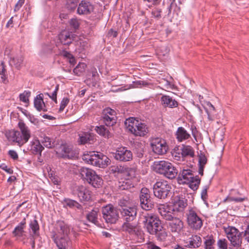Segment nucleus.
Instances as JSON below:
<instances>
[{
  "mask_svg": "<svg viewBox=\"0 0 249 249\" xmlns=\"http://www.w3.org/2000/svg\"><path fill=\"white\" fill-rule=\"evenodd\" d=\"M125 125L127 129L136 136L143 137L149 132L147 125L133 117L126 119Z\"/></svg>",
  "mask_w": 249,
  "mask_h": 249,
  "instance_id": "423d86ee",
  "label": "nucleus"
},
{
  "mask_svg": "<svg viewBox=\"0 0 249 249\" xmlns=\"http://www.w3.org/2000/svg\"><path fill=\"white\" fill-rule=\"evenodd\" d=\"M79 173L81 178L87 181L89 178L92 175V174L94 173V170L89 168L82 167L79 169Z\"/></svg>",
  "mask_w": 249,
  "mask_h": 249,
  "instance_id": "4c0bfd02",
  "label": "nucleus"
},
{
  "mask_svg": "<svg viewBox=\"0 0 249 249\" xmlns=\"http://www.w3.org/2000/svg\"><path fill=\"white\" fill-rule=\"evenodd\" d=\"M150 144L153 151L158 155L165 154L168 149L165 141L158 137L153 138Z\"/></svg>",
  "mask_w": 249,
  "mask_h": 249,
  "instance_id": "ddd939ff",
  "label": "nucleus"
},
{
  "mask_svg": "<svg viewBox=\"0 0 249 249\" xmlns=\"http://www.w3.org/2000/svg\"><path fill=\"white\" fill-rule=\"evenodd\" d=\"M31 95V92L25 90L23 93L19 94V97L21 101L24 103H28L29 102V97Z\"/></svg>",
  "mask_w": 249,
  "mask_h": 249,
  "instance_id": "09e8293b",
  "label": "nucleus"
},
{
  "mask_svg": "<svg viewBox=\"0 0 249 249\" xmlns=\"http://www.w3.org/2000/svg\"><path fill=\"white\" fill-rule=\"evenodd\" d=\"M206 104L207 107H205V109L208 115V119L210 121H213L217 119V111L210 102H207Z\"/></svg>",
  "mask_w": 249,
  "mask_h": 249,
  "instance_id": "bb28decb",
  "label": "nucleus"
},
{
  "mask_svg": "<svg viewBox=\"0 0 249 249\" xmlns=\"http://www.w3.org/2000/svg\"><path fill=\"white\" fill-rule=\"evenodd\" d=\"M58 157L63 159H72L76 156V153L70 146L62 144L56 151Z\"/></svg>",
  "mask_w": 249,
  "mask_h": 249,
  "instance_id": "2eb2a0df",
  "label": "nucleus"
},
{
  "mask_svg": "<svg viewBox=\"0 0 249 249\" xmlns=\"http://www.w3.org/2000/svg\"><path fill=\"white\" fill-rule=\"evenodd\" d=\"M111 171L113 173H123L124 171V168L122 166H113L112 167Z\"/></svg>",
  "mask_w": 249,
  "mask_h": 249,
  "instance_id": "69168bd1",
  "label": "nucleus"
},
{
  "mask_svg": "<svg viewBox=\"0 0 249 249\" xmlns=\"http://www.w3.org/2000/svg\"><path fill=\"white\" fill-rule=\"evenodd\" d=\"M102 118L104 123L107 126H113L116 123L115 111L109 107L104 109Z\"/></svg>",
  "mask_w": 249,
  "mask_h": 249,
  "instance_id": "dca6fc26",
  "label": "nucleus"
},
{
  "mask_svg": "<svg viewBox=\"0 0 249 249\" xmlns=\"http://www.w3.org/2000/svg\"><path fill=\"white\" fill-rule=\"evenodd\" d=\"M42 143L44 146L48 148H52L54 146V142L49 137H44L42 140Z\"/></svg>",
  "mask_w": 249,
  "mask_h": 249,
  "instance_id": "a18cd8bd",
  "label": "nucleus"
},
{
  "mask_svg": "<svg viewBox=\"0 0 249 249\" xmlns=\"http://www.w3.org/2000/svg\"><path fill=\"white\" fill-rule=\"evenodd\" d=\"M223 229L227 238L230 242V245L236 249L241 248L242 244V232L233 226L224 227Z\"/></svg>",
  "mask_w": 249,
  "mask_h": 249,
  "instance_id": "6e6552de",
  "label": "nucleus"
},
{
  "mask_svg": "<svg viewBox=\"0 0 249 249\" xmlns=\"http://www.w3.org/2000/svg\"><path fill=\"white\" fill-rule=\"evenodd\" d=\"M25 0H18L17 4L15 5L14 8V11L17 12L18 11L20 8L22 7L23 4L24 3Z\"/></svg>",
  "mask_w": 249,
  "mask_h": 249,
  "instance_id": "774afa93",
  "label": "nucleus"
},
{
  "mask_svg": "<svg viewBox=\"0 0 249 249\" xmlns=\"http://www.w3.org/2000/svg\"><path fill=\"white\" fill-rule=\"evenodd\" d=\"M44 149V147L41 144L38 139H34L31 142L30 150L33 154L39 155L40 156Z\"/></svg>",
  "mask_w": 249,
  "mask_h": 249,
  "instance_id": "c85d7f7f",
  "label": "nucleus"
},
{
  "mask_svg": "<svg viewBox=\"0 0 249 249\" xmlns=\"http://www.w3.org/2000/svg\"><path fill=\"white\" fill-rule=\"evenodd\" d=\"M149 85L146 82L144 81H136L134 82V88H142V86H147Z\"/></svg>",
  "mask_w": 249,
  "mask_h": 249,
  "instance_id": "052dcab7",
  "label": "nucleus"
},
{
  "mask_svg": "<svg viewBox=\"0 0 249 249\" xmlns=\"http://www.w3.org/2000/svg\"><path fill=\"white\" fill-rule=\"evenodd\" d=\"M23 56L20 54L11 58L9 63L11 66H14L17 69L20 70L23 66Z\"/></svg>",
  "mask_w": 249,
  "mask_h": 249,
  "instance_id": "473e14b6",
  "label": "nucleus"
},
{
  "mask_svg": "<svg viewBox=\"0 0 249 249\" xmlns=\"http://www.w3.org/2000/svg\"><path fill=\"white\" fill-rule=\"evenodd\" d=\"M200 178L198 176H196V177L193 178V179H191L190 182L188 183H186V184H189V187L192 189L194 191L196 190L200 184Z\"/></svg>",
  "mask_w": 249,
  "mask_h": 249,
  "instance_id": "a19ab883",
  "label": "nucleus"
},
{
  "mask_svg": "<svg viewBox=\"0 0 249 249\" xmlns=\"http://www.w3.org/2000/svg\"><path fill=\"white\" fill-rule=\"evenodd\" d=\"M91 74H92V76H92V78H91L92 83L93 84H95L99 78V75H98V73L97 70L95 68L92 69L91 70Z\"/></svg>",
  "mask_w": 249,
  "mask_h": 249,
  "instance_id": "4d7b16f0",
  "label": "nucleus"
},
{
  "mask_svg": "<svg viewBox=\"0 0 249 249\" xmlns=\"http://www.w3.org/2000/svg\"><path fill=\"white\" fill-rule=\"evenodd\" d=\"M8 154L14 160H17L18 158V154L15 150H9V151L8 152Z\"/></svg>",
  "mask_w": 249,
  "mask_h": 249,
  "instance_id": "0e129e2a",
  "label": "nucleus"
},
{
  "mask_svg": "<svg viewBox=\"0 0 249 249\" xmlns=\"http://www.w3.org/2000/svg\"><path fill=\"white\" fill-rule=\"evenodd\" d=\"M171 189L170 184L164 180L157 181L154 185L153 192L155 196L160 199L166 198Z\"/></svg>",
  "mask_w": 249,
  "mask_h": 249,
  "instance_id": "9b49d317",
  "label": "nucleus"
},
{
  "mask_svg": "<svg viewBox=\"0 0 249 249\" xmlns=\"http://www.w3.org/2000/svg\"><path fill=\"white\" fill-rule=\"evenodd\" d=\"M59 90V85H57L55 86L54 90L53 91V93L49 96V97L55 103H57V92Z\"/></svg>",
  "mask_w": 249,
  "mask_h": 249,
  "instance_id": "13d9d810",
  "label": "nucleus"
},
{
  "mask_svg": "<svg viewBox=\"0 0 249 249\" xmlns=\"http://www.w3.org/2000/svg\"><path fill=\"white\" fill-rule=\"evenodd\" d=\"M119 206L121 207L120 209H127L130 207H132L130 203V202L124 199H121L118 202Z\"/></svg>",
  "mask_w": 249,
  "mask_h": 249,
  "instance_id": "8fccbe9b",
  "label": "nucleus"
},
{
  "mask_svg": "<svg viewBox=\"0 0 249 249\" xmlns=\"http://www.w3.org/2000/svg\"><path fill=\"white\" fill-rule=\"evenodd\" d=\"M233 191V190H231V192L230 193V194L227 196V197H226L224 200L223 202L225 203L228 201H234L235 202H242L244 201L246 198L245 197H235L233 196V194L232 193V192Z\"/></svg>",
  "mask_w": 249,
  "mask_h": 249,
  "instance_id": "37998d69",
  "label": "nucleus"
},
{
  "mask_svg": "<svg viewBox=\"0 0 249 249\" xmlns=\"http://www.w3.org/2000/svg\"><path fill=\"white\" fill-rule=\"evenodd\" d=\"M29 227L32 232V233L30 232V242L32 249H34L35 247V239L39 235V226L37 220L34 219L33 220L31 221ZM30 232L31 231H30Z\"/></svg>",
  "mask_w": 249,
  "mask_h": 249,
  "instance_id": "aec40b11",
  "label": "nucleus"
},
{
  "mask_svg": "<svg viewBox=\"0 0 249 249\" xmlns=\"http://www.w3.org/2000/svg\"><path fill=\"white\" fill-rule=\"evenodd\" d=\"M56 47L58 49V52L57 54L69 59L70 63L71 65H74L75 64V58L73 55L71 54L70 52L66 51V48H64L59 45V43L56 44Z\"/></svg>",
  "mask_w": 249,
  "mask_h": 249,
  "instance_id": "a878e982",
  "label": "nucleus"
},
{
  "mask_svg": "<svg viewBox=\"0 0 249 249\" xmlns=\"http://www.w3.org/2000/svg\"><path fill=\"white\" fill-rule=\"evenodd\" d=\"M196 176L190 169H184L179 174L178 180L181 181L182 184H186L190 182V180L193 179Z\"/></svg>",
  "mask_w": 249,
  "mask_h": 249,
  "instance_id": "b1692460",
  "label": "nucleus"
},
{
  "mask_svg": "<svg viewBox=\"0 0 249 249\" xmlns=\"http://www.w3.org/2000/svg\"><path fill=\"white\" fill-rule=\"evenodd\" d=\"M95 140V136L92 133L86 132L82 135H79V142L81 144L87 143H91Z\"/></svg>",
  "mask_w": 249,
  "mask_h": 249,
  "instance_id": "7c9ffc66",
  "label": "nucleus"
},
{
  "mask_svg": "<svg viewBox=\"0 0 249 249\" xmlns=\"http://www.w3.org/2000/svg\"><path fill=\"white\" fill-rule=\"evenodd\" d=\"M19 130H12L6 133V137L10 141L16 142L19 146L26 143L31 138V132L29 127L22 121L18 124Z\"/></svg>",
  "mask_w": 249,
  "mask_h": 249,
  "instance_id": "20e7f679",
  "label": "nucleus"
},
{
  "mask_svg": "<svg viewBox=\"0 0 249 249\" xmlns=\"http://www.w3.org/2000/svg\"><path fill=\"white\" fill-rule=\"evenodd\" d=\"M79 0H67L66 6V8L71 11L74 10L78 5Z\"/></svg>",
  "mask_w": 249,
  "mask_h": 249,
  "instance_id": "49530a36",
  "label": "nucleus"
},
{
  "mask_svg": "<svg viewBox=\"0 0 249 249\" xmlns=\"http://www.w3.org/2000/svg\"><path fill=\"white\" fill-rule=\"evenodd\" d=\"M187 200L182 197L176 196L173 200L172 209L170 211L182 212L187 206Z\"/></svg>",
  "mask_w": 249,
  "mask_h": 249,
  "instance_id": "6ab92c4d",
  "label": "nucleus"
},
{
  "mask_svg": "<svg viewBox=\"0 0 249 249\" xmlns=\"http://www.w3.org/2000/svg\"><path fill=\"white\" fill-rule=\"evenodd\" d=\"M139 198L140 205L142 209L149 211L154 208L155 203L147 188H142L139 194Z\"/></svg>",
  "mask_w": 249,
  "mask_h": 249,
  "instance_id": "f8f14e48",
  "label": "nucleus"
},
{
  "mask_svg": "<svg viewBox=\"0 0 249 249\" xmlns=\"http://www.w3.org/2000/svg\"><path fill=\"white\" fill-rule=\"evenodd\" d=\"M161 12L162 10L161 9L156 8L152 11L151 14L154 18L160 19L161 18Z\"/></svg>",
  "mask_w": 249,
  "mask_h": 249,
  "instance_id": "5fc2aeb1",
  "label": "nucleus"
},
{
  "mask_svg": "<svg viewBox=\"0 0 249 249\" xmlns=\"http://www.w3.org/2000/svg\"><path fill=\"white\" fill-rule=\"evenodd\" d=\"M185 246L188 248L196 249L199 247L202 243L201 237L197 235H192L184 241Z\"/></svg>",
  "mask_w": 249,
  "mask_h": 249,
  "instance_id": "4be33fe9",
  "label": "nucleus"
},
{
  "mask_svg": "<svg viewBox=\"0 0 249 249\" xmlns=\"http://www.w3.org/2000/svg\"><path fill=\"white\" fill-rule=\"evenodd\" d=\"M209 188V186L206 185L203 187L201 193V197L203 200L205 201L208 197L207 190Z\"/></svg>",
  "mask_w": 249,
  "mask_h": 249,
  "instance_id": "bf43d9fd",
  "label": "nucleus"
},
{
  "mask_svg": "<svg viewBox=\"0 0 249 249\" xmlns=\"http://www.w3.org/2000/svg\"><path fill=\"white\" fill-rule=\"evenodd\" d=\"M158 210L165 220L169 221L168 228L172 232L178 233L183 228V222L176 216L175 213L170 211L167 204H159Z\"/></svg>",
  "mask_w": 249,
  "mask_h": 249,
  "instance_id": "7ed1b4c3",
  "label": "nucleus"
},
{
  "mask_svg": "<svg viewBox=\"0 0 249 249\" xmlns=\"http://www.w3.org/2000/svg\"><path fill=\"white\" fill-rule=\"evenodd\" d=\"M122 219L126 222L133 221L136 217L137 209L135 206L120 210Z\"/></svg>",
  "mask_w": 249,
  "mask_h": 249,
  "instance_id": "a211bd4d",
  "label": "nucleus"
},
{
  "mask_svg": "<svg viewBox=\"0 0 249 249\" xmlns=\"http://www.w3.org/2000/svg\"><path fill=\"white\" fill-rule=\"evenodd\" d=\"M207 159L204 155H201L199 158V165L205 166L207 163Z\"/></svg>",
  "mask_w": 249,
  "mask_h": 249,
  "instance_id": "e2e57ef3",
  "label": "nucleus"
},
{
  "mask_svg": "<svg viewBox=\"0 0 249 249\" xmlns=\"http://www.w3.org/2000/svg\"><path fill=\"white\" fill-rule=\"evenodd\" d=\"M70 24L71 26L74 29H77L79 26V23L78 20L76 18H72L70 21Z\"/></svg>",
  "mask_w": 249,
  "mask_h": 249,
  "instance_id": "680f3d73",
  "label": "nucleus"
},
{
  "mask_svg": "<svg viewBox=\"0 0 249 249\" xmlns=\"http://www.w3.org/2000/svg\"><path fill=\"white\" fill-rule=\"evenodd\" d=\"M144 228L151 235H155L160 242H165L168 237V232L163 226L158 215L152 213L143 215Z\"/></svg>",
  "mask_w": 249,
  "mask_h": 249,
  "instance_id": "f257e3e1",
  "label": "nucleus"
},
{
  "mask_svg": "<svg viewBox=\"0 0 249 249\" xmlns=\"http://www.w3.org/2000/svg\"><path fill=\"white\" fill-rule=\"evenodd\" d=\"M176 136L179 142L187 140L191 138L190 134L183 127H178L176 132Z\"/></svg>",
  "mask_w": 249,
  "mask_h": 249,
  "instance_id": "c756f323",
  "label": "nucleus"
},
{
  "mask_svg": "<svg viewBox=\"0 0 249 249\" xmlns=\"http://www.w3.org/2000/svg\"><path fill=\"white\" fill-rule=\"evenodd\" d=\"M242 236L245 238V239L248 243H249V223L247 224L245 230L241 231Z\"/></svg>",
  "mask_w": 249,
  "mask_h": 249,
  "instance_id": "6e6d98bb",
  "label": "nucleus"
},
{
  "mask_svg": "<svg viewBox=\"0 0 249 249\" xmlns=\"http://www.w3.org/2000/svg\"><path fill=\"white\" fill-rule=\"evenodd\" d=\"M92 174L91 177H89L87 179V181L94 188H100L103 183V179L94 171V173Z\"/></svg>",
  "mask_w": 249,
  "mask_h": 249,
  "instance_id": "cd10ccee",
  "label": "nucleus"
},
{
  "mask_svg": "<svg viewBox=\"0 0 249 249\" xmlns=\"http://www.w3.org/2000/svg\"><path fill=\"white\" fill-rule=\"evenodd\" d=\"M124 169H126V172L127 173V176L130 178H133L135 177L137 172V168L133 167L131 168H128L127 169L124 168Z\"/></svg>",
  "mask_w": 249,
  "mask_h": 249,
  "instance_id": "603ef678",
  "label": "nucleus"
},
{
  "mask_svg": "<svg viewBox=\"0 0 249 249\" xmlns=\"http://www.w3.org/2000/svg\"><path fill=\"white\" fill-rule=\"evenodd\" d=\"M217 245L219 249H228V242L225 238L219 239Z\"/></svg>",
  "mask_w": 249,
  "mask_h": 249,
  "instance_id": "3c124183",
  "label": "nucleus"
},
{
  "mask_svg": "<svg viewBox=\"0 0 249 249\" xmlns=\"http://www.w3.org/2000/svg\"><path fill=\"white\" fill-rule=\"evenodd\" d=\"M64 202L66 205L70 208L76 207L80 209L81 208V205L75 200L67 198L64 199Z\"/></svg>",
  "mask_w": 249,
  "mask_h": 249,
  "instance_id": "c03bdc74",
  "label": "nucleus"
},
{
  "mask_svg": "<svg viewBox=\"0 0 249 249\" xmlns=\"http://www.w3.org/2000/svg\"><path fill=\"white\" fill-rule=\"evenodd\" d=\"M162 106L165 107L175 108L178 107V103L169 95H163L160 98Z\"/></svg>",
  "mask_w": 249,
  "mask_h": 249,
  "instance_id": "393cba45",
  "label": "nucleus"
},
{
  "mask_svg": "<svg viewBox=\"0 0 249 249\" xmlns=\"http://www.w3.org/2000/svg\"><path fill=\"white\" fill-rule=\"evenodd\" d=\"M123 229L128 231L129 233H133L135 232L136 227L134 226L132 223H130V222H124L123 225Z\"/></svg>",
  "mask_w": 249,
  "mask_h": 249,
  "instance_id": "de8ad7c7",
  "label": "nucleus"
},
{
  "mask_svg": "<svg viewBox=\"0 0 249 249\" xmlns=\"http://www.w3.org/2000/svg\"><path fill=\"white\" fill-rule=\"evenodd\" d=\"M26 219L23 218L22 220L16 226L12 232L14 236L21 237L23 236L24 232V228L26 227Z\"/></svg>",
  "mask_w": 249,
  "mask_h": 249,
  "instance_id": "2f4dec72",
  "label": "nucleus"
},
{
  "mask_svg": "<svg viewBox=\"0 0 249 249\" xmlns=\"http://www.w3.org/2000/svg\"><path fill=\"white\" fill-rule=\"evenodd\" d=\"M70 226L63 221H58L51 231V237L59 249H68L71 245L68 236Z\"/></svg>",
  "mask_w": 249,
  "mask_h": 249,
  "instance_id": "f03ea898",
  "label": "nucleus"
},
{
  "mask_svg": "<svg viewBox=\"0 0 249 249\" xmlns=\"http://www.w3.org/2000/svg\"><path fill=\"white\" fill-rule=\"evenodd\" d=\"M43 94L40 93L37 95L36 97L34 100V106L39 111H47V109H45V105L43 101Z\"/></svg>",
  "mask_w": 249,
  "mask_h": 249,
  "instance_id": "72a5a7b5",
  "label": "nucleus"
},
{
  "mask_svg": "<svg viewBox=\"0 0 249 249\" xmlns=\"http://www.w3.org/2000/svg\"><path fill=\"white\" fill-rule=\"evenodd\" d=\"M134 153L136 155L137 157H138L139 158H141L143 157V148L142 147H139L138 148H135Z\"/></svg>",
  "mask_w": 249,
  "mask_h": 249,
  "instance_id": "338daca9",
  "label": "nucleus"
},
{
  "mask_svg": "<svg viewBox=\"0 0 249 249\" xmlns=\"http://www.w3.org/2000/svg\"><path fill=\"white\" fill-rule=\"evenodd\" d=\"M93 11V6L88 1L82 0L79 4L77 8V13L79 15H87Z\"/></svg>",
  "mask_w": 249,
  "mask_h": 249,
  "instance_id": "5701e85b",
  "label": "nucleus"
},
{
  "mask_svg": "<svg viewBox=\"0 0 249 249\" xmlns=\"http://www.w3.org/2000/svg\"><path fill=\"white\" fill-rule=\"evenodd\" d=\"M187 223L191 229L200 230L203 226V220L199 212L196 208H189L186 213Z\"/></svg>",
  "mask_w": 249,
  "mask_h": 249,
  "instance_id": "1a4fd4ad",
  "label": "nucleus"
},
{
  "mask_svg": "<svg viewBox=\"0 0 249 249\" xmlns=\"http://www.w3.org/2000/svg\"><path fill=\"white\" fill-rule=\"evenodd\" d=\"M181 155L182 158L186 157H193L195 155L193 147L190 145H183L181 148Z\"/></svg>",
  "mask_w": 249,
  "mask_h": 249,
  "instance_id": "c9c22d12",
  "label": "nucleus"
},
{
  "mask_svg": "<svg viewBox=\"0 0 249 249\" xmlns=\"http://www.w3.org/2000/svg\"><path fill=\"white\" fill-rule=\"evenodd\" d=\"M103 218L107 223L115 224L119 218V211L112 204H108L102 208Z\"/></svg>",
  "mask_w": 249,
  "mask_h": 249,
  "instance_id": "9d476101",
  "label": "nucleus"
},
{
  "mask_svg": "<svg viewBox=\"0 0 249 249\" xmlns=\"http://www.w3.org/2000/svg\"><path fill=\"white\" fill-rule=\"evenodd\" d=\"M86 217L89 221L95 225L98 224V212L96 210H92L87 214Z\"/></svg>",
  "mask_w": 249,
  "mask_h": 249,
  "instance_id": "58836bf2",
  "label": "nucleus"
},
{
  "mask_svg": "<svg viewBox=\"0 0 249 249\" xmlns=\"http://www.w3.org/2000/svg\"><path fill=\"white\" fill-rule=\"evenodd\" d=\"M75 35L66 30L62 31L58 35L59 40L61 44L59 45H68L71 44L74 38Z\"/></svg>",
  "mask_w": 249,
  "mask_h": 249,
  "instance_id": "412c9836",
  "label": "nucleus"
},
{
  "mask_svg": "<svg viewBox=\"0 0 249 249\" xmlns=\"http://www.w3.org/2000/svg\"><path fill=\"white\" fill-rule=\"evenodd\" d=\"M82 159L88 164L101 168L106 167L109 162V159L100 152L96 154L94 152H91L89 154H84Z\"/></svg>",
  "mask_w": 249,
  "mask_h": 249,
  "instance_id": "0eeeda50",
  "label": "nucleus"
},
{
  "mask_svg": "<svg viewBox=\"0 0 249 249\" xmlns=\"http://www.w3.org/2000/svg\"><path fill=\"white\" fill-rule=\"evenodd\" d=\"M87 65L84 63H79L78 65L73 69V73L77 75L80 76L85 71Z\"/></svg>",
  "mask_w": 249,
  "mask_h": 249,
  "instance_id": "79ce46f5",
  "label": "nucleus"
},
{
  "mask_svg": "<svg viewBox=\"0 0 249 249\" xmlns=\"http://www.w3.org/2000/svg\"><path fill=\"white\" fill-rule=\"evenodd\" d=\"M114 158L120 161H129L132 160L133 154L125 147H118L114 153Z\"/></svg>",
  "mask_w": 249,
  "mask_h": 249,
  "instance_id": "4468645a",
  "label": "nucleus"
},
{
  "mask_svg": "<svg viewBox=\"0 0 249 249\" xmlns=\"http://www.w3.org/2000/svg\"><path fill=\"white\" fill-rule=\"evenodd\" d=\"M95 130L99 135L105 138H109L112 136L111 133L105 125H101L96 126Z\"/></svg>",
  "mask_w": 249,
  "mask_h": 249,
  "instance_id": "f704fd0d",
  "label": "nucleus"
},
{
  "mask_svg": "<svg viewBox=\"0 0 249 249\" xmlns=\"http://www.w3.org/2000/svg\"><path fill=\"white\" fill-rule=\"evenodd\" d=\"M215 240L212 235H208L205 238L204 245L205 249H214L213 245Z\"/></svg>",
  "mask_w": 249,
  "mask_h": 249,
  "instance_id": "ea45409f",
  "label": "nucleus"
},
{
  "mask_svg": "<svg viewBox=\"0 0 249 249\" xmlns=\"http://www.w3.org/2000/svg\"><path fill=\"white\" fill-rule=\"evenodd\" d=\"M73 194L76 195L81 202L89 201L91 196V192L82 185L76 187L73 190Z\"/></svg>",
  "mask_w": 249,
  "mask_h": 249,
  "instance_id": "f3484780",
  "label": "nucleus"
},
{
  "mask_svg": "<svg viewBox=\"0 0 249 249\" xmlns=\"http://www.w3.org/2000/svg\"><path fill=\"white\" fill-rule=\"evenodd\" d=\"M69 102H70V100L67 97H64L62 99V101H61L60 108H59L60 112H62L64 110V108L67 106V105L68 104Z\"/></svg>",
  "mask_w": 249,
  "mask_h": 249,
  "instance_id": "864d4df0",
  "label": "nucleus"
},
{
  "mask_svg": "<svg viewBox=\"0 0 249 249\" xmlns=\"http://www.w3.org/2000/svg\"><path fill=\"white\" fill-rule=\"evenodd\" d=\"M117 185L120 190H127L134 187L131 181L129 179L120 180L118 182Z\"/></svg>",
  "mask_w": 249,
  "mask_h": 249,
  "instance_id": "e433bc0d",
  "label": "nucleus"
},
{
  "mask_svg": "<svg viewBox=\"0 0 249 249\" xmlns=\"http://www.w3.org/2000/svg\"><path fill=\"white\" fill-rule=\"evenodd\" d=\"M153 170L157 173L163 175L169 179L175 178L178 173L177 169L168 161L160 160L154 162Z\"/></svg>",
  "mask_w": 249,
  "mask_h": 249,
  "instance_id": "39448f33",
  "label": "nucleus"
}]
</instances>
